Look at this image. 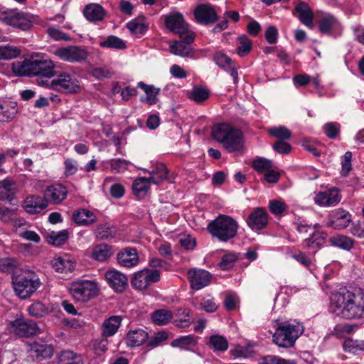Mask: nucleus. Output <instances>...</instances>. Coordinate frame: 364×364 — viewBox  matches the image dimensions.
Returning a JSON list of instances; mask_svg holds the SVG:
<instances>
[{
    "instance_id": "f257e3e1",
    "label": "nucleus",
    "mask_w": 364,
    "mask_h": 364,
    "mask_svg": "<svg viewBox=\"0 0 364 364\" xmlns=\"http://www.w3.org/2000/svg\"><path fill=\"white\" fill-rule=\"evenodd\" d=\"M330 309L347 319L364 317V293L343 289L331 296Z\"/></svg>"
},
{
    "instance_id": "f03ea898",
    "label": "nucleus",
    "mask_w": 364,
    "mask_h": 364,
    "mask_svg": "<svg viewBox=\"0 0 364 364\" xmlns=\"http://www.w3.org/2000/svg\"><path fill=\"white\" fill-rule=\"evenodd\" d=\"M211 135L229 153L240 151L243 148L242 133L230 124L221 123L213 126Z\"/></svg>"
},
{
    "instance_id": "7ed1b4c3",
    "label": "nucleus",
    "mask_w": 364,
    "mask_h": 364,
    "mask_svg": "<svg viewBox=\"0 0 364 364\" xmlns=\"http://www.w3.org/2000/svg\"><path fill=\"white\" fill-rule=\"evenodd\" d=\"M12 284L16 296L21 299H26L31 297L42 284L36 272L22 271L12 275Z\"/></svg>"
},
{
    "instance_id": "20e7f679",
    "label": "nucleus",
    "mask_w": 364,
    "mask_h": 364,
    "mask_svg": "<svg viewBox=\"0 0 364 364\" xmlns=\"http://www.w3.org/2000/svg\"><path fill=\"white\" fill-rule=\"evenodd\" d=\"M238 228V223L234 218L220 214L208 223L207 230L213 237L227 242L236 236Z\"/></svg>"
},
{
    "instance_id": "39448f33",
    "label": "nucleus",
    "mask_w": 364,
    "mask_h": 364,
    "mask_svg": "<svg viewBox=\"0 0 364 364\" xmlns=\"http://www.w3.org/2000/svg\"><path fill=\"white\" fill-rule=\"evenodd\" d=\"M274 323L273 342L280 348L292 347L299 336V326L279 320L274 321Z\"/></svg>"
},
{
    "instance_id": "423d86ee",
    "label": "nucleus",
    "mask_w": 364,
    "mask_h": 364,
    "mask_svg": "<svg viewBox=\"0 0 364 364\" xmlns=\"http://www.w3.org/2000/svg\"><path fill=\"white\" fill-rule=\"evenodd\" d=\"M55 75L56 78L51 81L41 80L39 84L62 93H77L80 91L78 81L71 74L62 72Z\"/></svg>"
},
{
    "instance_id": "0eeeda50",
    "label": "nucleus",
    "mask_w": 364,
    "mask_h": 364,
    "mask_svg": "<svg viewBox=\"0 0 364 364\" xmlns=\"http://www.w3.org/2000/svg\"><path fill=\"white\" fill-rule=\"evenodd\" d=\"M0 21L22 31H27L31 28L34 17L16 9H8L0 11Z\"/></svg>"
},
{
    "instance_id": "6e6552de",
    "label": "nucleus",
    "mask_w": 364,
    "mask_h": 364,
    "mask_svg": "<svg viewBox=\"0 0 364 364\" xmlns=\"http://www.w3.org/2000/svg\"><path fill=\"white\" fill-rule=\"evenodd\" d=\"M70 292L75 301L85 302L97 296L99 290L92 281L78 280L70 284Z\"/></svg>"
},
{
    "instance_id": "1a4fd4ad",
    "label": "nucleus",
    "mask_w": 364,
    "mask_h": 364,
    "mask_svg": "<svg viewBox=\"0 0 364 364\" xmlns=\"http://www.w3.org/2000/svg\"><path fill=\"white\" fill-rule=\"evenodd\" d=\"M9 331L19 337H30L40 333L36 322L24 318H18L10 322Z\"/></svg>"
},
{
    "instance_id": "9d476101",
    "label": "nucleus",
    "mask_w": 364,
    "mask_h": 364,
    "mask_svg": "<svg viewBox=\"0 0 364 364\" xmlns=\"http://www.w3.org/2000/svg\"><path fill=\"white\" fill-rule=\"evenodd\" d=\"M54 54L60 60L69 63H80L85 60L88 56L86 48L78 46L58 48L55 50Z\"/></svg>"
},
{
    "instance_id": "9b49d317",
    "label": "nucleus",
    "mask_w": 364,
    "mask_h": 364,
    "mask_svg": "<svg viewBox=\"0 0 364 364\" xmlns=\"http://www.w3.org/2000/svg\"><path fill=\"white\" fill-rule=\"evenodd\" d=\"M160 280V273L158 270L144 269L136 272L131 279V285L138 290L146 289L151 283Z\"/></svg>"
},
{
    "instance_id": "f8f14e48",
    "label": "nucleus",
    "mask_w": 364,
    "mask_h": 364,
    "mask_svg": "<svg viewBox=\"0 0 364 364\" xmlns=\"http://www.w3.org/2000/svg\"><path fill=\"white\" fill-rule=\"evenodd\" d=\"M56 75L55 64L48 58L41 57L33 59V76H43L51 78Z\"/></svg>"
},
{
    "instance_id": "ddd939ff",
    "label": "nucleus",
    "mask_w": 364,
    "mask_h": 364,
    "mask_svg": "<svg viewBox=\"0 0 364 364\" xmlns=\"http://www.w3.org/2000/svg\"><path fill=\"white\" fill-rule=\"evenodd\" d=\"M188 278L191 287L195 290H200L210 283L212 275L204 269H192L188 272Z\"/></svg>"
},
{
    "instance_id": "4468645a",
    "label": "nucleus",
    "mask_w": 364,
    "mask_h": 364,
    "mask_svg": "<svg viewBox=\"0 0 364 364\" xmlns=\"http://www.w3.org/2000/svg\"><path fill=\"white\" fill-rule=\"evenodd\" d=\"M27 351L33 360H42L53 355V348L43 341H35L28 346Z\"/></svg>"
},
{
    "instance_id": "2eb2a0df",
    "label": "nucleus",
    "mask_w": 364,
    "mask_h": 364,
    "mask_svg": "<svg viewBox=\"0 0 364 364\" xmlns=\"http://www.w3.org/2000/svg\"><path fill=\"white\" fill-rule=\"evenodd\" d=\"M292 14L296 17L300 22L310 29L314 28V12L310 6L304 1H299L293 11Z\"/></svg>"
},
{
    "instance_id": "dca6fc26",
    "label": "nucleus",
    "mask_w": 364,
    "mask_h": 364,
    "mask_svg": "<svg viewBox=\"0 0 364 364\" xmlns=\"http://www.w3.org/2000/svg\"><path fill=\"white\" fill-rule=\"evenodd\" d=\"M181 40L175 41L170 46L171 52L181 57H190L193 54L191 44L193 42L195 36L193 33H187L181 36Z\"/></svg>"
},
{
    "instance_id": "f3484780",
    "label": "nucleus",
    "mask_w": 364,
    "mask_h": 364,
    "mask_svg": "<svg viewBox=\"0 0 364 364\" xmlns=\"http://www.w3.org/2000/svg\"><path fill=\"white\" fill-rule=\"evenodd\" d=\"M68 196V191L65 186L56 183L48 186L44 191L43 196L48 203L60 204Z\"/></svg>"
},
{
    "instance_id": "a211bd4d",
    "label": "nucleus",
    "mask_w": 364,
    "mask_h": 364,
    "mask_svg": "<svg viewBox=\"0 0 364 364\" xmlns=\"http://www.w3.org/2000/svg\"><path fill=\"white\" fill-rule=\"evenodd\" d=\"M246 223L253 230H262L268 223V214L262 208H257L249 215Z\"/></svg>"
},
{
    "instance_id": "6ab92c4d",
    "label": "nucleus",
    "mask_w": 364,
    "mask_h": 364,
    "mask_svg": "<svg viewBox=\"0 0 364 364\" xmlns=\"http://www.w3.org/2000/svg\"><path fill=\"white\" fill-rule=\"evenodd\" d=\"M165 24L171 31L178 33L181 36L189 33L188 26L185 22L183 15L179 13L167 16Z\"/></svg>"
},
{
    "instance_id": "aec40b11",
    "label": "nucleus",
    "mask_w": 364,
    "mask_h": 364,
    "mask_svg": "<svg viewBox=\"0 0 364 364\" xmlns=\"http://www.w3.org/2000/svg\"><path fill=\"white\" fill-rule=\"evenodd\" d=\"M194 16L197 22L202 24H210L217 20L215 9L208 4H200L194 10Z\"/></svg>"
},
{
    "instance_id": "412c9836",
    "label": "nucleus",
    "mask_w": 364,
    "mask_h": 364,
    "mask_svg": "<svg viewBox=\"0 0 364 364\" xmlns=\"http://www.w3.org/2000/svg\"><path fill=\"white\" fill-rule=\"evenodd\" d=\"M109 286L117 292H123L127 287V277L117 270H109L105 273Z\"/></svg>"
},
{
    "instance_id": "4be33fe9",
    "label": "nucleus",
    "mask_w": 364,
    "mask_h": 364,
    "mask_svg": "<svg viewBox=\"0 0 364 364\" xmlns=\"http://www.w3.org/2000/svg\"><path fill=\"white\" fill-rule=\"evenodd\" d=\"M117 259L121 266L131 268L138 264L139 255L135 248L127 247L118 252Z\"/></svg>"
},
{
    "instance_id": "5701e85b",
    "label": "nucleus",
    "mask_w": 364,
    "mask_h": 364,
    "mask_svg": "<svg viewBox=\"0 0 364 364\" xmlns=\"http://www.w3.org/2000/svg\"><path fill=\"white\" fill-rule=\"evenodd\" d=\"M48 206L44 196L32 195L28 196L23 201V208L30 214L41 213Z\"/></svg>"
},
{
    "instance_id": "b1692460",
    "label": "nucleus",
    "mask_w": 364,
    "mask_h": 364,
    "mask_svg": "<svg viewBox=\"0 0 364 364\" xmlns=\"http://www.w3.org/2000/svg\"><path fill=\"white\" fill-rule=\"evenodd\" d=\"M350 222L351 215L343 209H338L330 215L329 226L334 229H344Z\"/></svg>"
},
{
    "instance_id": "393cba45",
    "label": "nucleus",
    "mask_w": 364,
    "mask_h": 364,
    "mask_svg": "<svg viewBox=\"0 0 364 364\" xmlns=\"http://www.w3.org/2000/svg\"><path fill=\"white\" fill-rule=\"evenodd\" d=\"M341 197L338 189L333 188L324 192L317 193L314 198L316 204L323 206H331L338 204Z\"/></svg>"
},
{
    "instance_id": "a878e982",
    "label": "nucleus",
    "mask_w": 364,
    "mask_h": 364,
    "mask_svg": "<svg viewBox=\"0 0 364 364\" xmlns=\"http://www.w3.org/2000/svg\"><path fill=\"white\" fill-rule=\"evenodd\" d=\"M121 316H112L105 319L102 323V336L111 337L114 336L118 331L122 323Z\"/></svg>"
},
{
    "instance_id": "bb28decb",
    "label": "nucleus",
    "mask_w": 364,
    "mask_h": 364,
    "mask_svg": "<svg viewBox=\"0 0 364 364\" xmlns=\"http://www.w3.org/2000/svg\"><path fill=\"white\" fill-rule=\"evenodd\" d=\"M51 265L59 273L72 272L75 269L74 262L67 255L55 257L51 262Z\"/></svg>"
},
{
    "instance_id": "cd10ccee",
    "label": "nucleus",
    "mask_w": 364,
    "mask_h": 364,
    "mask_svg": "<svg viewBox=\"0 0 364 364\" xmlns=\"http://www.w3.org/2000/svg\"><path fill=\"white\" fill-rule=\"evenodd\" d=\"M83 14L88 21L96 22L100 21L104 18L105 11L100 4H90L85 7Z\"/></svg>"
},
{
    "instance_id": "c85d7f7f",
    "label": "nucleus",
    "mask_w": 364,
    "mask_h": 364,
    "mask_svg": "<svg viewBox=\"0 0 364 364\" xmlns=\"http://www.w3.org/2000/svg\"><path fill=\"white\" fill-rule=\"evenodd\" d=\"M148 338V333L142 329L129 331L126 336L125 343L127 346L136 347L143 344Z\"/></svg>"
},
{
    "instance_id": "c756f323",
    "label": "nucleus",
    "mask_w": 364,
    "mask_h": 364,
    "mask_svg": "<svg viewBox=\"0 0 364 364\" xmlns=\"http://www.w3.org/2000/svg\"><path fill=\"white\" fill-rule=\"evenodd\" d=\"M73 220L80 225H90L97 221L95 215L89 210L81 209L76 210L73 215Z\"/></svg>"
},
{
    "instance_id": "7c9ffc66",
    "label": "nucleus",
    "mask_w": 364,
    "mask_h": 364,
    "mask_svg": "<svg viewBox=\"0 0 364 364\" xmlns=\"http://www.w3.org/2000/svg\"><path fill=\"white\" fill-rule=\"evenodd\" d=\"M16 191V183L10 179L0 181V200L11 201Z\"/></svg>"
},
{
    "instance_id": "2f4dec72",
    "label": "nucleus",
    "mask_w": 364,
    "mask_h": 364,
    "mask_svg": "<svg viewBox=\"0 0 364 364\" xmlns=\"http://www.w3.org/2000/svg\"><path fill=\"white\" fill-rule=\"evenodd\" d=\"M11 70L16 76H33V60L14 62Z\"/></svg>"
},
{
    "instance_id": "473e14b6",
    "label": "nucleus",
    "mask_w": 364,
    "mask_h": 364,
    "mask_svg": "<svg viewBox=\"0 0 364 364\" xmlns=\"http://www.w3.org/2000/svg\"><path fill=\"white\" fill-rule=\"evenodd\" d=\"M340 27L338 21L332 15H326L321 18L318 23V29L323 34L331 33Z\"/></svg>"
},
{
    "instance_id": "72a5a7b5",
    "label": "nucleus",
    "mask_w": 364,
    "mask_h": 364,
    "mask_svg": "<svg viewBox=\"0 0 364 364\" xmlns=\"http://www.w3.org/2000/svg\"><path fill=\"white\" fill-rule=\"evenodd\" d=\"M114 254L112 247L107 244H99L92 251V257L99 262H104Z\"/></svg>"
},
{
    "instance_id": "f704fd0d",
    "label": "nucleus",
    "mask_w": 364,
    "mask_h": 364,
    "mask_svg": "<svg viewBox=\"0 0 364 364\" xmlns=\"http://www.w3.org/2000/svg\"><path fill=\"white\" fill-rule=\"evenodd\" d=\"M138 87L142 89L146 93V97L141 98V102H145L150 105H155L157 101V95L160 91L159 88L155 87L154 85H146L143 82L138 83Z\"/></svg>"
},
{
    "instance_id": "c9c22d12",
    "label": "nucleus",
    "mask_w": 364,
    "mask_h": 364,
    "mask_svg": "<svg viewBox=\"0 0 364 364\" xmlns=\"http://www.w3.org/2000/svg\"><path fill=\"white\" fill-rule=\"evenodd\" d=\"M168 171L166 166L162 163H157L149 171V177L152 183L159 184L165 179L168 178Z\"/></svg>"
},
{
    "instance_id": "e433bc0d",
    "label": "nucleus",
    "mask_w": 364,
    "mask_h": 364,
    "mask_svg": "<svg viewBox=\"0 0 364 364\" xmlns=\"http://www.w3.org/2000/svg\"><path fill=\"white\" fill-rule=\"evenodd\" d=\"M18 112L17 104L14 102L0 103V122H9L12 120Z\"/></svg>"
},
{
    "instance_id": "4c0bfd02",
    "label": "nucleus",
    "mask_w": 364,
    "mask_h": 364,
    "mask_svg": "<svg viewBox=\"0 0 364 364\" xmlns=\"http://www.w3.org/2000/svg\"><path fill=\"white\" fill-rule=\"evenodd\" d=\"M151 183L149 178L140 177L135 179L132 184L134 194L137 197H144L149 191Z\"/></svg>"
},
{
    "instance_id": "58836bf2",
    "label": "nucleus",
    "mask_w": 364,
    "mask_h": 364,
    "mask_svg": "<svg viewBox=\"0 0 364 364\" xmlns=\"http://www.w3.org/2000/svg\"><path fill=\"white\" fill-rule=\"evenodd\" d=\"M173 317V314L168 309H158L151 314V320L154 323L164 326L168 323Z\"/></svg>"
},
{
    "instance_id": "ea45409f",
    "label": "nucleus",
    "mask_w": 364,
    "mask_h": 364,
    "mask_svg": "<svg viewBox=\"0 0 364 364\" xmlns=\"http://www.w3.org/2000/svg\"><path fill=\"white\" fill-rule=\"evenodd\" d=\"M176 318L174 320L176 326L186 328L191 326V310L188 309H178L175 312Z\"/></svg>"
},
{
    "instance_id": "a19ab883",
    "label": "nucleus",
    "mask_w": 364,
    "mask_h": 364,
    "mask_svg": "<svg viewBox=\"0 0 364 364\" xmlns=\"http://www.w3.org/2000/svg\"><path fill=\"white\" fill-rule=\"evenodd\" d=\"M58 364H84V363L80 355L71 350H64L58 355Z\"/></svg>"
},
{
    "instance_id": "79ce46f5",
    "label": "nucleus",
    "mask_w": 364,
    "mask_h": 364,
    "mask_svg": "<svg viewBox=\"0 0 364 364\" xmlns=\"http://www.w3.org/2000/svg\"><path fill=\"white\" fill-rule=\"evenodd\" d=\"M329 242L333 246L338 247L346 250H350L353 248L354 245V242L350 237L343 235H337L331 237L329 239Z\"/></svg>"
},
{
    "instance_id": "37998d69",
    "label": "nucleus",
    "mask_w": 364,
    "mask_h": 364,
    "mask_svg": "<svg viewBox=\"0 0 364 364\" xmlns=\"http://www.w3.org/2000/svg\"><path fill=\"white\" fill-rule=\"evenodd\" d=\"M18 261L14 257L0 258V271L6 273L18 274L16 270L19 267Z\"/></svg>"
},
{
    "instance_id": "c03bdc74",
    "label": "nucleus",
    "mask_w": 364,
    "mask_h": 364,
    "mask_svg": "<svg viewBox=\"0 0 364 364\" xmlns=\"http://www.w3.org/2000/svg\"><path fill=\"white\" fill-rule=\"evenodd\" d=\"M193 304L196 308L203 309L209 313L214 312L218 308L214 299L210 296L203 297L200 301L196 298L193 299Z\"/></svg>"
},
{
    "instance_id": "a18cd8bd",
    "label": "nucleus",
    "mask_w": 364,
    "mask_h": 364,
    "mask_svg": "<svg viewBox=\"0 0 364 364\" xmlns=\"http://www.w3.org/2000/svg\"><path fill=\"white\" fill-rule=\"evenodd\" d=\"M28 313L31 316L41 318L49 313L48 307L41 301H35L28 307Z\"/></svg>"
},
{
    "instance_id": "49530a36",
    "label": "nucleus",
    "mask_w": 364,
    "mask_h": 364,
    "mask_svg": "<svg viewBox=\"0 0 364 364\" xmlns=\"http://www.w3.org/2000/svg\"><path fill=\"white\" fill-rule=\"evenodd\" d=\"M326 236L325 232L314 231L311 237L305 240L306 246L313 249L320 248L324 244Z\"/></svg>"
},
{
    "instance_id": "de8ad7c7",
    "label": "nucleus",
    "mask_w": 364,
    "mask_h": 364,
    "mask_svg": "<svg viewBox=\"0 0 364 364\" xmlns=\"http://www.w3.org/2000/svg\"><path fill=\"white\" fill-rule=\"evenodd\" d=\"M209 346L214 351H225L228 348V341L225 337L213 335L209 338Z\"/></svg>"
},
{
    "instance_id": "09e8293b",
    "label": "nucleus",
    "mask_w": 364,
    "mask_h": 364,
    "mask_svg": "<svg viewBox=\"0 0 364 364\" xmlns=\"http://www.w3.org/2000/svg\"><path fill=\"white\" fill-rule=\"evenodd\" d=\"M239 46L237 48V53L240 57L247 55L252 48V41L246 36L241 35L238 37Z\"/></svg>"
},
{
    "instance_id": "8fccbe9b",
    "label": "nucleus",
    "mask_w": 364,
    "mask_h": 364,
    "mask_svg": "<svg viewBox=\"0 0 364 364\" xmlns=\"http://www.w3.org/2000/svg\"><path fill=\"white\" fill-rule=\"evenodd\" d=\"M21 54V50L14 46H0V60H11L17 58Z\"/></svg>"
},
{
    "instance_id": "3c124183",
    "label": "nucleus",
    "mask_w": 364,
    "mask_h": 364,
    "mask_svg": "<svg viewBox=\"0 0 364 364\" xmlns=\"http://www.w3.org/2000/svg\"><path fill=\"white\" fill-rule=\"evenodd\" d=\"M68 238V232L66 230L58 232H52L48 237L47 241L54 246H60L65 242Z\"/></svg>"
},
{
    "instance_id": "603ef678",
    "label": "nucleus",
    "mask_w": 364,
    "mask_h": 364,
    "mask_svg": "<svg viewBox=\"0 0 364 364\" xmlns=\"http://www.w3.org/2000/svg\"><path fill=\"white\" fill-rule=\"evenodd\" d=\"M100 46L102 48L124 49L126 48L125 43L119 38L115 36H109L105 41L100 43Z\"/></svg>"
},
{
    "instance_id": "864d4df0",
    "label": "nucleus",
    "mask_w": 364,
    "mask_h": 364,
    "mask_svg": "<svg viewBox=\"0 0 364 364\" xmlns=\"http://www.w3.org/2000/svg\"><path fill=\"white\" fill-rule=\"evenodd\" d=\"M209 91L203 87H195L188 94L190 99L199 103L206 100L209 97Z\"/></svg>"
},
{
    "instance_id": "5fc2aeb1",
    "label": "nucleus",
    "mask_w": 364,
    "mask_h": 364,
    "mask_svg": "<svg viewBox=\"0 0 364 364\" xmlns=\"http://www.w3.org/2000/svg\"><path fill=\"white\" fill-rule=\"evenodd\" d=\"M127 28L132 34L141 35L147 31V26L143 19H134L127 24Z\"/></svg>"
},
{
    "instance_id": "6e6d98bb",
    "label": "nucleus",
    "mask_w": 364,
    "mask_h": 364,
    "mask_svg": "<svg viewBox=\"0 0 364 364\" xmlns=\"http://www.w3.org/2000/svg\"><path fill=\"white\" fill-rule=\"evenodd\" d=\"M252 166L258 173H264L273 167V164L264 158H257L252 161Z\"/></svg>"
},
{
    "instance_id": "4d7b16f0",
    "label": "nucleus",
    "mask_w": 364,
    "mask_h": 364,
    "mask_svg": "<svg viewBox=\"0 0 364 364\" xmlns=\"http://www.w3.org/2000/svg\"><path fill=\"white\" fill-rule=\"evenodd\" d=\"M237 259L238 257L236 254L232 252L228 253L222 257L218 266L223 270H229L234 267Z\"/></svg>"
},
{
    "instance_id": "13d9d810",
    "label": "nucleus",
    "mask_w": 364,
    "mask_h": 364,
    "mask_svg": "<svg viewBox=\"0 0 364 364\" xmlns=\"http://www.w3.org/2000/svg\"><path fill=\"white\" fill-rule=\"evenodd\" d=\"M269 135L273 137L277 138L278 140H285L291 137V132L285 127L279 126L272 127L268 131Z\"/></svg>"
},
{
    "instance_id": "bf43d9fd",
    "label": "nucleus",
    "mask_w": 364,
    "mask_h": 364,
    "mask_svg": "<svg viewBox=\"0 0 364 364\" xmlns=\"http://www.w3.org/2000/svg\"><path fill=\"white\" fill-rule=\"evenodd\" d=\"M108 337L102 336L95 339L93 343V349L95 353L97 355H102L107 350V346L109 344Z\"/></svg>"
},
{
    "instance_id": "052dcab7",
    "label": "nucleus",
    "mask_w": 364,
    "mask_h": 364,
    "mask_svg": "<svg viewBox=\"0 0 364 364\" xmlns=\"http://www.w3.org/2000/svg\"><path fill=\"white\" fill-rule=\"evenodd\" d=\"M352 153L350 151H346L341 161V174L343 176H346L352 169Z\"/></svg>"
},
{
    "instance_id": "680f3d73",
    "label": "nucleus",
    "mask_w": 364,
    "mask_h": 364,
    "mask_svg": "<svg viewBox=\"0 0 364 364\" xmlns=\"http://www.w3.org/2000/svg\"><path fill=\"white\" fill-rule=\"evenodd\" d=\"M97 237L101 240H107L113 237L115 234L114 228L107 226V225H100L98 226L97 230Z\"/></svg>"
},
{
    "instance_id": "e2e57ef3",
    "label": "nucleus",
    "mask_w": 364,
    "mask_h": 364,
    "mask_svg": "<svg viewBox=\"0 0 364 364\" xmlns=\"http://www.w3.org/2000/svg\"><path fill=\"white\" fill-rule=\"evenodd\" d=\"M196 341L193 336L180 337L173 341V346L181 348H186L188 346H195Z\"/></svg>"
},
{
    "instance_id": "0e129e2a",
    "label": "nucleus",
    "mask_w": 364,
    "mask_h": 364,
    "mask_svg": "<svg viewBox=\"0 0 364 364\" xmlns=\"http://www.w3.org/2000/svg\"><path fill=\"white\" fill-rule=\"evenodd\" d=\"M326 135L330 139L336 138L340 133V125L336 122H329L323 126Z\"/></svg>"
},
{
    "instance_id": "69168bd1",
    "label": "nucleus",
    "mask_w": 364,
    "mask_h": 364,
    "mask_svg": "<svg viewBox=\"0 0 364 364\" xmlns=\"http://www.w3.org/2000/svg\"><path fill=\"white\" fill-rule=\"evenodd\" d=\"M287 205L281 200H270L269 203V210L274 215H281L287 210Z\"/></svg>"
},
{
    "instance_id": "338daca9",
    "label": "nucleus",
    "mask_w": 364,
    "mask_h": 364,
    "mask_svg": "<svg viewBox=\"0 0 364 364\" xmlns=\"http://www.w3.org/2000/svg\"><path fill=\"white\" fill-rule=\"evenodd\" d=\"M112 170L117 173L124 172L127 169L128 163L127 161L120 159H113L109 162Z\"/></svg>"
},
{
    "instance_id": "774afa93",
    "label": "nucleus",
    "mask_w": 364,
    "mask_h": 364,
    "mask_svg": "<svg viewBox=\"0 0 364 364\" xmlns=\"http://www.w3.org/2000/svg\"><path fill=\"white\" fill-rule=\"evenodd\" d=\"M262 364H295V363L275 355H267L262 358Z\"/></svg>"
}]
</instances>
